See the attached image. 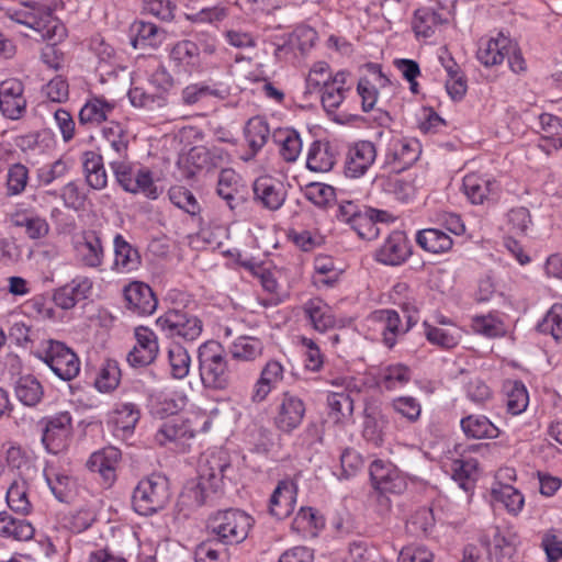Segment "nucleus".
Listing matches in <instances>:
<instances>
[{
    "mask_svg": "<svg viewBox=\"0 0 562 562\" xmlns=\"http://www.w3.org/2000/svg\"><path fill=\"white\" fill-rule=\"evenodd\" d=\"M170 374L175 379H184L190 372L191 358L188 350L180 344H172L168 349Z\"/></svg>",
    "mask_w": 562,
    "mask_h": 562,
    "instance_id": "e2e57ef3",
    "label": "nucleus"
},
{
    "mask_svg": "<svg viewBox=\"0 0 562 562\" xmlns=\"http://www.w3.org/2000/svg\"><path fill=\"white\" fill-rule=\"evenodd\" d=\"M136 344L127 355V361L133 367L150 364L159 351L156 334L148 327H136L134 331Z\"/></svg>",
    "mask_w": 562,
    "mask_h": 562,
    "instance_id": "393cba45",
    "label": "nucleus"
},
{
    "mask_svg": "<svg viewBox=\"0 0 562 562\" xmlns=\"http://www.w3.org/2000/svg\"><path fill=\"white\" fill-rule=\"evenodd\" d=\"M45 427L42 434V443L52 454L65 451L71 436L72 417L69 412H59L44 419Z\"/></svg>",
    "mask_w": 562,
    "mask_h": 562,
    "instance_id": "dca6fc26",
    "label": "nucleus"
},
{
    "mask_svg": "<svg viewBox=\"0 0 562 562\" xmlns=\"http://www.w3.org/2000/svg\"><path fill=\"white\" fill-rule=\"evenodd\" d=\"M297 484L291 477L279 481L269 499V512L272 516L282 519L288 517L295 507Z\"/></svg>",
    "mask_w": 562,
    "mask_h": 562,
    "instance_id": "7c9ffc66",
    "label": "nucleus"
},
{
    "mask_svg": "<svg viewBox=\"0 0 562 562\" xmlns=\"http://www.w3.org/2000/svg\"><path fill=\"white\" fill-rule=\"evenodd\" d=\"M74 257L85 268L99 269L104 262V247L99 234L88 231L76 238Z\"/></svg>",
    "mask_w": 562,
    "mask_h": 562,
    "instance_id": "aec40b11",
    "label": "nucleus"
},
{
    "mask_svg": "<svg viewBox=\"0 0 562 562\" xmlns=\"http://www.w3.org/2000/svg\"><path fill=\"white\" fill-rule=\"evenodd\" d=\"M491 496L493 502L502 504L512 516H518L525 506L522 493L508 483H493Z\"/></svg>",
    "mask_w": 562,
    "mask_h": 562,
    "instance_id": "a19ab883",
    "label": "nucleus"
},
{
    "mask_svg": "<svg viewBox=\"0 0 562 562\" xmlns=\"http://www.w3.org/2000/svg\"><path fill=\"white\" fill-rule=\"evenodd\" d=\"M335 165V157L327 143L314 140L307 150L306 167L311 171L327 172Z\"/></svg>",
    "mask_w": 562,
    "mask_h": 562,
    "instance_id": "6e6d98bb",
    "label": "nucleus"
},
{
    "mask_svg": "<svg viewBox=\"0 0 562 562\" xmlns=\"http://www.w3.org/2000/svg\"><path fill=\"white\" fill-rule=\"evenodd\" d=\"M412 370L403 363H391L380 369L378 385L385 391H397L409 383Z\"/></svg>",
    "mask_w": 562,
    "mask_h": 562,
    "instance_id": "c03bdc74",
    "label": "nucleus"
},
{
    "mask_svg": "<svg viewBox=\"0 0 562 562\" xmlns=\"http://www.w3.org/2000/svg\"><path fill=\"white\" fill-rule=\"evenodd\" d=\"M40 359L63 381L72 380L80 372L79 358L60 341L49 340Z\"/></svg>",
    "mask_w": 562,
    "mask_h": 562,
    "instance_id": "9b49d317",
    "label": "nucleus"
},
{
    "mask_svg": "<svg viewBox=\"0 0 562 562\" xmlns=\"http://www.w3.org/2000/svg\"><path fill=\"white\" fill-rule=\"evenodd\" d=\"M171 497L167 476L154 473L142 479L133 492L134 510L142 516H150L164 509Z\"/></svg>",
    "mask_w": 562,
    "mask_h": 562,
    "instance_id": "423d86ee",
    "label": "nucleus"
},
{
    "mask_svg": "<svg viewBox=\"0 0 562 562\" xmlns=\"http://www.w3.org/2000/svg\"><path fill=\"white\" fill-rule=\"evenodd\" d=\"M43 475L53 495L60 502L67 501L74 486L72 477L50 464H46Z\"/></svg>",
    "mask_w": 562,
    "mask_h": 562,
    "instance_id": "5fc2aeb1",
    "label": "nucleus"
},
{
    "mask_svg": "<svg viewBox=\"0 0 562 562\" xmlns=\"http://www.w3.org/2000/svg\"><path fill=\"white\" fill-rule=\"evenodd\" d=\"M168 196L175 206L190 215H196L201 211V206L194 194L186 187H171L168 191Z\"/></svg>",
    "mask_w": 562,
    "mask_h": 562,
    "instance_id": "69168bd1",
    "label": "nucleus"
},
{
    "mask_svg": "<svg viewBox=\"0 0 562 562\" xmlns=\"http://www.w3.org/2000/svg\"><path fill=\"white\" fill-rule=\"evenodd\" d=\"M210 427L211 419L205 413L173 415L158 427L155 440L160 446L173 445L176 448H183L188 440L198 432L207 431Z\"/></svg>",
    "mask_w": 562,
    "mask_h": 562,
    "instance_id": "7ed1b4c3",
    "label": "nucleus"
},
{
    "mask_svg": "<svg viewBox=\"0 0 562 562\" xmlns=\"http://www.w3.org/2000/svg\"><path fill=\"white\" fill-rule=\"evenodd\" d=\"M284 373L285 368L280 361L274 359L267 361L252 385L251 401L254 403L266 401L269 394L283 381Z\"/></svg>",
    "mask_w": 562,
    "mask_h": 562,
    "instance_id": "cd10ccee",
    "label": "nucleus"
},
{
    "mask_svg": "<svg viewBox=\"0 0 562 562\" xmlns=\"http://www.w3.org/2000/svg\"><path fill=\"white\" fill-rule=\"evenodd\" d=\"M252 525L254 519L246 512L229 508L213 514L209 518L207 528L218 542L234 546L246 540Z\"/></svg>",
    "mask_w": 562,
    "mask_h": 562,
    "instance_id": "39448f33",
    "label": "nucleus"
},
{
    "mask_svg": "<svg viewBox=\"0 0 562 562\" xmlns=\"http://www.w3.org/2000/svg\"><path fill=\"white\" fill-rule=\"evenodd\" d=\"M156 326L168 338L196 340L203 331L202 321L183 310H169L156 319Z\"/></svg>",
    "mask_w": 562,
    "mask_h": 562,
    "instance_id": "9d476101",
    "label": "nucleus"
},
{
    "mask_svg": "<svg viewBox=\"0 0 562 562\" xmlns=\"http://www.w3.org/2000/svg\"><path fill=\"white\" fill-rule=\"evenodd\" d=\"M479 471V462L474 458L453 459L450 463L451 477L464 492L474 488Z\"/></svg>",
    "mask_w": 562,
    "mask_h": 562,
    "instance_id": "8fccbe9b",
    "label": "nucleus"
},
{
    "mask_svg": "<svg viewBox=\"0 0 562 562\" xmlns=\"http://www.w3.org/2000/svg\"><path fill=\"white\" fill-rule=\"evenodd\" d=\"M117 101L103 95H92L87 99L79 111L81 125L100 126L108 123L117 109Z\"/></svg>",
    "mask_w": 562,
    "mask_h": 562,
    "instance_id": "bb28decb",
    "label": "nucleus"
},
{
    "mask_svg": "<svg viewBox=\"0 0 562 562\" xmlns=\"http://www.w3.org/2000/svg\"><path fill=\"white\" fill-rule=\"evenodd\" d=\"M375 145L370 140H359L351 144L345 156L344 173L347 178L363 177L376 159Z\"/></svg>",
    "mask_w": 562,
    "mask_h": 562,
    "instance_id": "6ab92c4d",
    "label": "nucleus"
},
{
    "mask_svg": "<svg viewBox=\"0 0 562 562\" xmlns=\"http://www.w3.org/2000/svg\"><path fill=\"white\" fill-rule=\"evenodd\" d=\"M487 558L481 560L479 551L474 546H467L463 551V562H513V557L518 544V536L510 529L501 530L492 528L481 538Z\"/></svg>",
    "mask_w": 562,
    "mask_h": 562,
    "instance_id": "0eeeda50",
    "label": "nucleus"
},
{
    "mask_svg": "<svg viewBox=\"0 0 562 562\" xmlns=\"http://www.w3.org/2000/svg\"><path fill=\"white\" fill-rule=\"evenodd\" d=\"M541 334L550 335L555 341L562 340V304H553L538 324Z\"/></svg>",
    "mask_w": 562,
    "mask_h": 562,
    "instance_id": "774afa93",
    "label": "nucleus"
},
{
    "mask_svg": "<svg viewBox=\"0 0 562 562\" xmlns=\"http://www.w3.org/2000/svg\"><path fill=\"white\" fill-rule=\"evenodd\" d=\"M121 457V451L116 447L109 446L93 452L87 465L92 472L99 473L105 484L111 485L115 481Z\"/></svg>",
    "mask_w": 562,
    "mask_h": 562,
    "instance_id": "f704fd0d",
    "label": "nucleus"
},
{
    "mask_svg": "<svg viewBox=\"0 0 562 562\" xmlns=\"http://www.w3.org/2000/svg\"><path fill=\"white\" fill-rule=\"evenodd\" d=\"M503 395L507 413L513 416L522 414L529 405V393L521 381L506 380L503 383Z\"/></svg>",
    "mask_w": 562,
    "mask_h": 562,
    "instance_id": "a18cd8bd",
    "label": "nucleus"
},
{
    "mask_svg": "<svg viewBox=\"0 0 562 562\" xmlns=\"http://www.w3.org/2000/svg\"><path fill=\"white\" fill-rule=\"evenodd\" d=\"M390 407L411 424L419 420L423 411L419 400L411 395L394 397L390 402Z\"/></svg>",
    "mask_w": 562,
    "mask_h": 562,
    "instance_id": "0e129e2a",
    "label": "nucleus"
},
{
    "mask_svg": "<svg viewBox=\"0 0 562 562\" xmlns=\"http://www.w3.org/2000/svg\"><path fill=\"white\" fill-rule=\"evenodd\" d=\"M134 48H158L167 38L166 31L155 23L135 20L130 26Z\"/></svg>",
    "mask_w": 562,
    "mask_h": 562,
    "instance_id": "c9c22d12",
    "label": "nucleus"
},
{
    "mask_svg": "<svg viewBox=\"0 0 562 562\" xmlns=\"http://www.w3.org/2000/svg\"><path fill=\"white\" fill-rule=\"evenodd\" d=\"M462 192L472 204L482 205L498 198L501 184L488 172L472 171L463 177Z\"/></svg>",
    "mask_w": 562,
    "mask_h": 562,
    "instance_id": "2eb2a0df",
    "label": "nucleus"
},
{
    "mask_svg": "<svg viewBox=\"0 0 562 562\" xmlns=\"http://www.w3.org/2000/svg\"><path fill=\"white\" fill-rule=\"evenodd\" d=\"M16 400L26 407L37 406L44 398V386L33 374L21 375L14 383Z\"/></svg>",
    "mask_w": 562,
    "mask_h": 562,
    "instance_id": "ea45409f",
    "label": "nucleus"
},
{
    "mask_svg": "<svg viewBox=\"0 0 562 562\" xmlns=\"http://www.w3.org/2000/svg\"><path fill=\"white\" fill-rule=\"evenodd\" d=\"M423 327L427 341L442 349L454 348L462 338V330L458 326L440 327L425 321Z\"/></svg>",
    "mask_w": 562,
    "mask_h": 562,
    "instance_id": "09e8293b",
    "label": "nucleus"
},
{
    "mask_svg": "<svg viewBox=\"0 0 562 562\" xmlns=\"http://www.w3.org/2000/svg\"><path fill=\"white\" fill-rule=\"evenodd\" d=\"M114 260L112 269L119 273H128L139 268L142 259L138 250L121 234L113 238Z\"/></svg>",
    "mask_w": 562,
    "mask_h": 562,
    "instance_id": "4c0bfd02",
    "label": "nucleus"
},
{
    "mask_svg": "<svg viewBox=\"0 0 562 562\" xmlns=\"http://www.w3.org/2000/svg\"><path fill=\"white\" fill-rule=\"evenodd\" d=\"M506 225L508 232L515 236L527 235L529 228L532 226L529 210L524 206L509 210L506 215Z\"/></svg>",
    "mask_w": 562,
    "mask_h": 562,
    "instance_id": "338daca9",
    "label": "nucleus"
},
{
    "mask_svg": "<svg viewBox=\"0 0 562 562\" xmlns=\"http://www.w3.org/2000/svg\"><path fill=\"white\" fill-rule=\"evenodd\" d=\"M140 418L138 406L131 402L115 404L109 414V424L112 426V432L121 439L128 438Z\"/></svg>",
    "mask_w": 562,
    "mask_h": 562,
    "instance_id": "c85d7f7f",
    "label": "nucleus"
},
{
    "mask_svg": "<svg viewBox=\"0 0 562 562\" xmlns=\"http://www.w3.org/2000/svg\"><path fill=\"white\" fill-rule=\"evenodd\" d=\"M229 467L231 460L227 451L223 449L207 450L200 458L198 480L187 484L181 497L191 501L194 506L203 505L211 494L222 487L225 471Z\"/></svg>",
    "mask_w": 562,
    "mask_h": 562,
    "instance_id": "f257e3e1",
    "label": "nucleus"
},
{
    "mask_svg": "<svg viewBox=\"0 0 562 562\" xmlns=\"http://www.w3.org/2000/svg\"><path fill=\"white\" fill-rule=\"evenodd\" d=\"M420 143L416 138L392 137L387 144L384 164L400 172L411 167L420 156Z\"/></svg>",
    "mask_w": 562,
    "mask_h": 562,
    "instance_id": "a211bd4d",
    "label": "nucleus"
},
{
    "mask_svg": "<svg viewBox=\"0 0 562 562\" xmlns=\"http://www.w3.org/2000/svg\"><path fill=\"white\" fill-rule=\"evenodd\" d=\"M305 411V403L301 397L283 392L276 402L273 425L279 431L291 434L301 426Z\"/></svg>",
    "mask_w": 562,
    "mask_h": 562,
    "instance_id": "4468645a",
    "label": "nucleus"
},
{
    "mask_svg": "<svg viewBox=\"0 0 562 562\" xmlns=\"http://www.w3.org/2000/svg\"><path fill=\"white\" fill-rule=\"evenodd\" d=\"M442 22L440 13L430 8H419L414 12L412 27L417 37L429 38Z\"/></svg>",
    "mask_w": 562,
    "mask_h": 562,
    "instance_id": "13d9d810",
    "label": "nucleus"
},
{
    "mask_svg": "<svg viewBox=\"0 0 562 562\" xmlns=\"http://www.w3.org/2000/svg\"><path fill=\"white\" fill-rule=\"evenodd\" d=\"M474 333L487 338L502 337L506 334L504 322L494 314L474 316L471 322Z\"/></svg>",
    "mask_w": 562,
    "mask_h": 562,
    "instance_id": "680f3d73",
    "label": "nucleus"
},
{
    "mask_svg": "<svg viewBox=\"0 0 562 562\" xmlns=\"http://www.w3.org/2000/svg\"><path fill=\"white\" fill-rule=\"evenodd\" d=\"M254 193L266 207L278 210L285 200V192L282 184L268 176L259 177L254 183Z\"/></svg>",
    "mask_w": 562,
    "mask_h": 562,
    "instance_id": "58836bf2",
    "label": "nucleus"
},
{
    "mask_svg": "<svg viewBox=\"0 0 562 562\" xmlns=\"http://www.w3.org/2000/svg\"><path fill=\"white\" fill-rule=\"evenodd\" d=\"M199 369L203 385L213 390H225L231 382L226 355L216 341H206L199 347Z\"/></svg>",
    "mask_w": 562,
    "mask_h": 562,
    "instance_id": "6e6552de",
    "label": "nucleus"
},
{
    "mask_svg": "<svg viewBox=\"0 0 562 562\" xmlns=\"http://www.w3.org/2000/svg\"><path fill=\"white\" fill-rule=\"evenodd\" d=\"M385 211L369 207L351 200H340L336 217L351 226L361 238L370 239L378 234L376 223L386 221Z\"/></svg>",
    "mask_w": 562,
    "mask_h": 562,
    "instance_id": "1a4fd4ad",
    "label": "nucleus"
},
{
    "mask_svg": "<svg viewBox=\"0 0 562 562\" xmlns=\"http://www.w3.org/2000/svg\"><path fill=\"white\" fill-rule=\"evenodd\" d=\"M303 314L312 328L321 334L336 326L331 307L319 297L306 301L303 305Z\"/></svg>",
    "mask_w": 562,
    "mask_h": 562,
    "instance_id": "e433bc0d",
    "label": "nucleus"
},
{
    "mask_svg": "<svg viewBox=\"0 0 562 562\" xmlns=\"http://www.w3.org/2000/svg\"><path fill=\"white\" fill-rule=\"evenodd\" d=\"M416 243L425 251L443 254L452 248V238L439 228H425L416 233Z\"/></svg>",
    "mask_w": 562,
    "mask_h": 562,
    "instance_id": "603ef678",
    "label": "nucleus"
},
{
    "mask_svg": "<svg viewBox=\"0 0 562 562\" xmlns=\"http://www.w3.org/2000/svg\"><path fill=\"white\" fill-rule=\"evenodd\" d=\"M83 170L87 183L94 190H102L108 184V175L101 155L87 151L83 155Z\"/></svg>",
    "mask_w": 562,
    "mask_h": 562,
    "instance_id": "4d7b16f0",
    "label": "nucleus"
},
{
    "mask_svg": "<svg viewBox=\"0 0 562 562\" xmlns=\"http://www.w3.org/2000/svg\"><path fill=\"white\" fill-rule=\"evenodd\" d=\"M109 165L116 182L125 192L143 194L150 200H157L162 193L149 168L135 165L128 159H111Z\"/></svg>",
    "mask_w": 562,
    "mask_h": 562,
    "instance_id": "20e7f679",
    "label": "nucleus"
},
{
    "mask_svg": "<svg viewBox=\"0 0 562 562\" xmlns=\"http://www.w3.org/2000/svg\"><path fill=\"white\" fill-rule=\"evenodd\" d=\"M12 227L21 229L31 240L45 238L50 231L46 217L32 204L16 203L8 214Z\"/></svg>",
    "mask_w": 562,
    "mask_h": 562,
    "instance_id": "f8f14e48",
    "label": "nucleus"
},
{
    "mask_svg": "<svg viewBox=\"0 0 562 562\" xmlns=\"http://www.w3.org/2000/svg\"><path fill=\"white\" fill-rule=\"evenodd\" d=\"M5 16L34 30L44 41L57 43L66 36V29L52 8L38 1L23 2L15 9L8 8Z\"/></svg>",
    "mask_w": 562,
    "mask_h": 562,
    "instance_id": "f03ea898",
    "label": "nucleus"
},
{
    "mask_svg": "<svg viewBox=\"0 0 562 562\" xmlns=\"http://www.w3.org/2000/svg\"><path fill=\"white\" fill-rule=\"evenodd\" d=\"M349 74L345 70L337 71L331 80L316 90L321 93V102L328 114H335L337 109L344 103L352 87L347 79Z\"/></svg>",
    "mask_w": 562,
    "mask_h": 562,
    "instance_id": "a878e982",
    "label": "nucleus"
},
{
    "mask_svg": "<svg viewBox=\"0 0 562 562\" xmlns=\"http://www.w3.org/2000/svg\"><path fill=\"white\" fill-rule=\"evenodd\" d=\"M512 48L510 38L498 33L496 37L480 40L476 57L485 67H493L501 65Z\"/></svg>",
    "mask_w": 562,
    "mask_h": 562,
    "instance_id": "72a5a7b5",
    "label": "nucleus"
},
{
    "mask_svg": "<svg viewBox=\"0 0 562 562\" xmlns=\"http://www.w3.org/2000/svg\"><path fill=\"white\" fill-rule=\"evenodd\" d=\"M93 282L86 276H77L54 293L55 304L63 310H70L77 303L88 299Z\"/></svg>",
    "mask_w": 562,
    "mask_h": 562,
    "instance_id": "2f4dec72",
    "label": "nucleus"
},
{
    "mask_svg": "<svg viewBox=\"0 0 562 562\" xmlns=\"http://www.w3.org/2000/svg\"><path fill=\"white\" fill-rule=\"evenodd\" d=\"M368 327L380 331L382 344L392 349L401 336L411 328L402 323L400 314L395 310L381 308L370 313L366 319Z\"/></svg>",
    "mask_w": 562,
    "mask_h": 562,
    "instance_id": "f3484780",
    "label": "nucleus"
},
{
    "mask_svg": "<svg viewBox=\"0 0 562 562\" xmlns=\"http://www.w3.org/2000/svg\"><path fill=\"white\" fill-rule=\"evenodd\" d=\"M102 138L115 155L111 159H127L128 134L124 124L117 121H109L101 130Z\"/></svg>",
    "mask_w": 562,
    "mask_h": 562,
    "instance_id": "79ce46f5",
    "label": "nucleus"
},
{
    "mask_svg": "<svg viewBox=\"0 0 562 562\" xmlns=\"http://www.w3.org/2000/svg\"><path fill=\"white\" fill-rule=\"evenodd\" d=\"M34 527L26 519L15 518L7 512H0V536L16 541H27L34 536Z\"/></svg>",
    "mask_w": 562,
    "mask_h": 562,
    "instance_id": "3c124183",
    "label": "nucleus"
},
{
    "mask_svg": "<svg viewBox=\"0 0 562 562\" xmlns=\"http://www.w3.org/2000/svg\"><path fill=\"white\" fill-rule=\"evenodd\" d=\"M270 128L267 121L261 116H255L248 120L245 126V138L250 149V154L243 156L245 161L250 160L268 142Z\"/></svg>",
    "mask_w": 562,
    "mask_h": 562,
    "instance_id": "49530a36",
    "label": "nucleus"
},
{
    "mask_svg": "<svg viewBox=\"0 0 562 562\" xmlns=\"http://www.w3.org/2000/svg\"><path fill=\"white\" fill-rule=\"evenodd\" d=\"M128 310L137 315H150L157 308V299L149 285L143 282H132L124 289Z\"/></svg>",
    "mask_w": 562,
    "mask_h": 562,
    "instance_id": "473e14b6",
    "label": "nucleus"
},
{
    "mask_svg": "<svg viewBox=\"0 0 562 562\" xmlns=\"http://www.w3.org/2000/svg\"><path fill=\"white\" fill-rule=\"evenodd\" d=\"M128 99L133 106L149 111L164 108L167 103L164 92L150 93L137 86L128 90Z\"/></svg>",
    "mask_w": 562,
    "mask_h": 562,
    "instance_id": "052dcab7",
    "label": "nucleus"
},
{
    "mask_svg": "<svg viewBox=\"0 0 562 562\" xmlns=\"http://www.w3.org/2000/svg\"><path fill=\"white\" fill-rule=\"evenodd\" d=\"M411 254L406 235L401 231H394L379 248L375 258L386 266H400L409 258Z\"/></svg>",
    "mask_w": 562,
    "mask_h": 562,
    "instance_id": "c756f323",
    "label": "nucleus"
},
{
    "mask_svg": "<svg viewBox=\"0 0 562 562\" xmlns=\"http://www.w3.org/2000/svg\"><path fill=\"white\" fill-rule=\"evenodd\" d=\"M231 95L229 85L213 79L192 82L180 93V101L187 106H204L212 101H224Z\"/></svg>",
    "mask_w": 562,
    "mask_h": 562,
    "instance_id": "ddd939ff",
    "label": "nucleus"
},
{
    "mask_svg": "<svg viewBox=\"0 0 562 562\" xmlns=\"http://www.w3.org/2000/svg\"><path fill=\"white\" fill-rule=\"evenodd\" d=\"M460 426L468 438L494 439L499 435V429L486 416L480 414L463 417Z\"/></svg>",
    "mask_w": 562,
    "mask_h": 562,
    "instance_id": "de8ad7c7",
    "label": "nucleus"
},
{
    "mask_svg": "<svg viewBox=\"0 0 562 562\" xmlns=\"http://www.w3.org/2000/svg\"><path fill=\"white\" fill-rule=\"evenodd\" d=\"M169 59L178 72L192 75L202 71L201 49L193 41L181 40L172 45Z\"/></svg>",
    "mask_w": 562,
    "mask_h": 562,
    "instance_id": "b1692460",
    "label": "nucleus"
},
{
    "mask_svg": "<svg viewBox=\"0 0 562 562\" xmlns=\"http://www.w3.org/2000/svg\"><path fill=\"white\" fill-rule=\"evenodd\" d=\"M121 369L117 361L108 359L105 360L94 379V386L100 393H111L120 384Z\"/></svg>",
    "mask_w": 562,
    "mask_h": 562,
    "instance_id": "bf43d9fd",
    "label": "nucleus"
},
{
    "mask_svg": "<svg viewBox=\"0 0 562 562\" xmlns=\"http://www.w3.org/2000/svg\"><path fill=\"white\" fill-rule=\"evenodd\" d=\"M372 485L382 493L400 494L406 488V482L398 469L391 462L374 460L369 468Z\"/></svg>",
    "mask_w": 562,
    "mask_h": 562,
    "instance_id": "412c9836",
    "label": "nucleus"
},
{
    "mask_svg": "<svg viewBox=\"0 0 562 562\" xmlns=\"http://www.w3.org/2000/svg\"><path fill=\"white\" fill-rule=\"evenodd\" d=\"M35 475L36 469L25 461V473L20 472L7 491L5 499L11 510L22 515H29L32 512L29 488L30 481Z\"/></svg>",
    "mask_w": 562,
    "mask_h": 562,
    "instance_id": "5701e85b",
    "label": "nucleus"
},
{
    "mask_svg": "<svg viewBox=\"0 0 562 562\" xmlns=\"http://www.w3.org/2000/svg\"><path fill=\"white\" fill-rule=\"evenodd\" d=\"M26 111L24 86L15 78L5 79L0 83V112L10 120H19Z\"/></svg>",
    "mask_w": 562,
    "mask_h": 562,
    "instance_id": "4be33fe9",
    "label": "nucleus"
},
{
    "mask_svg": "<svg viewBox=\"0 0 562 562\" xmlns=\"http://www.w3.org/2000/svg\"><path fill=\"white\" fill-rule=\"evenodd\" d=\"M272 136L279 147L280 156L288 162L296 161L303 148L299 132L292 127H283L274 131Z\"/></svg>",
    "mask_w": 562,
    "mask_h": 562,
    "instance_id": "37998d69",
    "label": "nucleus"
},
{
    "mask_svg": "<svg viewBox=\"0 0 562 562\" xmlns=\"http://www.w3.org/2000/svg\"><path fill=\"white\" fill-rule=\"evenodd\" d=\"M261 339L252 336H239L229 346L231 357L239 362H251L261 357L263 352Z\"/></svg>",
    "mask_w": 562,
    "mask_h": 562,
    "instance_id": "864d4df0",
    "label": "nucleus"
}]
</instances>
